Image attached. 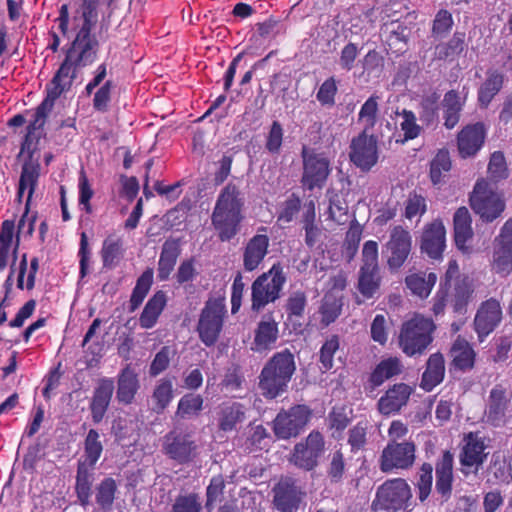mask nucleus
Masks as SVG:
<instances>
[{"instance_id": "nucleus-32", "label": "nucleus", "mask_w": 512, "mask_h": 512, "mask_svg": "<svg viewBox=\"0 0 512 512\" xmlns=\"http://www.w3.org/2000/svg\"><path fill=\"white\" fill-rule=\"evenodd\" d=\"M445 365L444 358L440 353L430 355L426 370L422 375L421 387L426 391H431L444 378Z\"/></svg>"}, {"instance_id": "nucleus-34", "label": "nucleus", "mask_w": 512, "mask_h": 512, "mask_svg": "<svg viewBox=\"0 0 512 512\" xmlns=\"http://www.w3.org/2000/svg\"><path fill=\"white\" fill-rule=\"evenodd\" d=\"M180 255L179 243L175 239H168L162 246L158 262V277L160 280L168 279Z\"/></svg>"}, {"instance_id": "nucleus-1", "label": "nucleus", "mask_w": 512, "mask_h": 512, "mask_svg": "<svg viewBox=\"0 0 512 512\" xmlns=\"http://www.w3.org/2000/svg\"><path fill=\"white\" fill-rule=\"evenodd\" d=\"M112 1L82 0L73 16V25L77 30V35L66 52L65 61L84 68L95 61L98 42L90 32L98 21L99 9L102 6H109Z\"/></svg>"}, {"instance_id": "nucleus-60", "label": "nucleus", "mask_w": 512, "mask_h": 512, "mask_svg": "<svg viewBox=\"0 0 512 512\" xmlns=\"http://www.w3.org/2000/svg\"><path fill=\"white\" fill-rule=\"evenodd\" d=\"M345 471V461L343 453L340 450H336L330 455V462L328 466V476L335 482L341 480Z\"/></svg>"}, {"instance_id": "nucleus-59", "label": "nucleus", "mask_w": 512, "mask_h": 512, "mask_svg": "<svg viewBox=\"0 0 512 512\" xmlns=\"http://www.w3.org/2000/svg\"><path fill=\"white\" fill-rule=\"evenodd\" d=\"M339 349V338L331 336L326 340L320 350V362L324 370H329L333 367V357L335 352Z\"/></svg>"}, {"instance_id": "nucleus-55", "label": "nucleus", "mask_w": 512, "mask_h": 512, "mask_svg": "<svg viewBox=\"0 0 512 512\" xmlns=\"http://www.w3.org/2000/svg\"><path fill=\"white\" fill-rule=\"evenodd\" d=\"M201 508L198 495L191 493L178 496L170 512H201Z\"/></svg>"}, {"instance_id": "nucleus-11", "label": "nucleus", "mask_w": 512, "mask_h": 512, "mask_svg": "<svg viewBox=\"0 0 512 512\" xmlns=\"http://www.w3.org/2000/svg\"><path fill=\"white\" fill-rule=\"evenodd\" d=\"M512 392L503 385H495L489 392L483 422L493 427L505 426L512 417L510 403Z\"/></svg>"}, {"instance_id": "nucleus-52", "label": "nucleus", "mask_w": 512, "mask_h": 512, "mask_svg": "<svg viewBox=\"0 0 512 512\" xmlns=\"http://www.w3.org/2000/svg\"><path fill=\"white\" fill-rule=\"evenodd\" d=\"M378 113V96L372 95L362 105L359 120L364 123V131L374 127Z\"/></svg>"}, {"instance_id": "nucleus-48", "label": "nucleus", "mask_w": 512, "mask_h": 512, "mask_svg": "<svg viewBox=\"0 0 512 512\" xmlns=\"http://www.w3.org/2000/svg\"><path fill=\"white\" fill-rule=\"evenodd\" d=\"M117 490L116 482L113 478L103 479L96 487V503L103 510H110L115 499Z\"/></svg>"}, {"instance_id": "nucleus-29", "label": "nucleus", "mask_w": 512, "mask_h": 512, "mask_svg": "<svg viewBox=\"0 0 512 512\" xmlns=\"http://www.w3.org/2000/svg\"><path fill=\"white\" fill-rule=\"evenodd\" d=\"M40 176V164L38 160L28 159L23 163L19 179L17 199L22 201L24 192L27 190L26 207H28Z\"/></svg>"}, {"instance_id": "nucleus-38", "label": "nucleus", "mask_w": 512, "mask_h": 512, "mask_svg": "<svg viewBox=\"0 0 512 512\" xmlns=\"http://www.w3.org/2000/svg\"><path fill=\"white\" fill-rule=\"evenodd\" d=\"M278 338V326L274 320H262L255 331L254 349L256 351L268 350Z\"/></svg>"}, {"instance_id": "nucleus-26", "label": "nucleus", "mask_w": 512, "mask_h": 512, "mask_svg": "<svg viewBox=\"0 0 512 512\" xmlns=\"http://www.w3.org/2000/svg\"><path fill=\"white\" fill-rule=\"evenodd\" d=\"M140 388L138 374L127 365L118 375L116 398L125 405L131 404Z\"/></svg>"}, {"instance_id": "nucleus-40", "label": "nucleus", "mask_w": 512, "mask_h": 512, "mask_svg": "<svg viewBox=\"0 0 512 512\" xmlns=\"http://www.w3.org/2000/svg\"><path fill=\"white\" fill-rule=\"evenodd\" d=\"M103 451V445L100 441L99 433L89 430L84 441V459L79 460L78 464H84L86 467L94 468Z\"/></svg>"}, {"instance_id": "nucleus-50", "label": "nucleus", "mask_w": 512, "mask_h": 512, "mask_svg": "<svg viewBox=\"0 0 512 512\" xmlns=\"http://www.w3.org/2000/svg\"><path fill=\"white\" fill-rule=\"evenodd\" d=\"M426 211L427 201L425 197L416 192L410 193L404 202V217L408 220L416 218L419 222Z\"/></svg>"}, {"instance_id": "nucleus-43", "label": "nucleus", "mask_w": 512, "mask_h": 512, "mask_svg": "<svg viewBox=\"0 0 512 512\" xmlns=\"http://www.w3.org/2000/svg\"><path fill=\"white\" fill-rule=\"evenodd\" d=\"M152 409L157 413L163 412L173 399V383L171 380L163 378L160 379L151 396Z\"/></svg>"}, {"instance_id": "nucleus-53", "label": "nucleus", "mask_w": 512, "mask_h": 512, "mask_svg": "<svg viewBox=\"0 0 512 512\" xmlns=\"http://www.w3.org/2000/svg\"><path fill=\"white\" fill-rule=\"evenodd\" d=\"M433 468L429 463H424L419 471V478L417 481L418 498L421 502L425 501L432 488V476Z\"/></svg>"}, {"instance_id": "nucleus-37", "label": "nucleus", "mask_w": 512, "mask_h": 512, "mask_svg": "<svg viewBox=\"0 0 512 512\" xmlns=\"http://www.w3.org/2000/svg\"><path fill=\"white\" fill-rule=\"evenodd\" d=\"M436 281L437 276L432 272L414 273L407 276L405 279V283L408 289L412 292V294L420 298H427L429 296Z\"/></svg>"}, {"instance_id": "nucleus-54", "label": "nucleus", "mask_w": 512, "mask_h": 512, "mask_svg": "<svg viewBox=\"0 0 512 512\" xmlns=\"http://www.w3.org/2000/svg\"><path fill=\"white\" fill-rule=\"evenodd\" d=\"M340 310L341 303L333 295H326L320 308L322 322L329 325L339 316Z\"/></svg>"}, {"instance_id": "nucleus-44", "label": "nucleus", "mask_w": 512, "mask_h": 512, "mask_svg": "<svg viewBox=\"0 0 512 512\" xmlns=\"http://www.w3.org/2000/svg\"><path fill=\"white\" fill-rule=\"evenodd\" d=\"M122 254V242L119 238L109 236L103 241L101 257L104 267L114 268L122 258Z\"/></svg>"}, {"instance_id": "nucleus-19", "label": "nucleus", "mask_w": 512, "mask_h": 512, "mask_svg": "<svg viewBox=\"0 0 512 512\" xmlns=\"http://www.w3.org/2000/svg\"><path fill=\"white\" fill-rule=\"evenodd\" d=\"M501 319L502 309L497 300L489 299L482 303L474 319L475 331L480 341L498 326Z\"/></svg>"}, {"instance_id": "nucleus-5", "label": "nucleus", "mask_w": 512, "mask_h": 512, "mask_svg": "<svg viewBox=\"0 0 512 512\" xmlns=\"http://www.w3.org/2000/svg\"><path fill=\"white\" fill-rule=\"evenodd\" d=\"M434 329L431 319L415 315L402 324L398 337L399 347L410 357L423 354L433 340Z\"/></svg>"}, {"instance_id": "nucleus-16", "label": "nucleus", "mask_w": 512, "mask_h": 512, "mask_svg": "<svg viewBox=\"0 0 512 512\" xmlns=\"http://www.w3.org/2000/svg\"><path fill=\"white\" fill-rule=\"evenodd\" d=\"M302 157L304 169L302 176L303 185L309 190L321 187L330 173L328 159L324 155L314 153L306 148L302 151Z\"/></svg>"}, {"instance_id": "nucleus-39", "label": "nucleus", "mask_w": 512, "mask_h": 512, "mask_svg": "<svg viewBox=\"0 0 512 512\" xmlns=\"http://www.w3.org/2000/svg\"><path fill=\"white\" fill-rule=\"evenodd\" d=\"M453 364L460 370H469L474 366L475 352L470 344L458 337L453 343L451 350Z\"/></svg>"}, {"instance_id": "nucleus-7", "label": "nucleus", "mask_w": 512, "mask_h": 512, "mask_svg": "<svg viewBox=\"0 0 512 512\" xmlns=\"http://www.w3.org/2000/svg\"><path fill=\"white\" fill-rule=\"evenodd\" d=\"M285 282L286 277L279 264H274L268 272L257 277L251 287L252 310L259 312L267 304L275 302Z\"/></svg>"}, {"instance_id": "nucleus-62", "label": "nucleus", "mask_w": 512, "mask_h": 512, "mask_svg": "<svg viewBox=\"0 0 512 512\" xmlns=\"http://www.w3.org/2000/svg\"><path fill=\"white\" fill-rule=\"evenodd\" d=\"M301 201L299 197L292 194L284 203L278 215V220L283 222H291L299 212Z\"/></svg>"}, {"instance_id": "nucleus-4", "label": "nucleus", "mask_w": 512, "mask_h": 512, "mask_svg": "<svg viewBox=\"0 0 512 512\" xmlns=\"http://www.w3.org/2000/svg\"><path fill=\"white\" fill-rule=\"evenodd\" d=\"M293 354L285 349L276 353L259 375V388L264 397L274 399L286 391L295 372Z\"/></svg>"}, {"instance_id": "nucleus-14", "label": "nucleus", "mask_w": 512, "mask_h": 512, "mask_svg": "<svg viewBox=\"0 0 512 512\" xmlns=\"http://www.w3.org/2000/svg\"><path fill=\"white\" fill-rule=\"evenodd\" d=\"M412 248L410 232L400 225L394 226L384 245L383 254L391 270H398L407 260Z\"/></svg>"}, {"instance_id": "nucleus-6", "label": "nucleus", "mask_w": 512, "mask_h": 512, "mask_svg": "<svg viewBox=\"0 0 512 512\" xmlns=\"http://www.w3.org/2000/svg\"><path fill=\"white\" fill-rule=\"evenodd\" d=\"M372 508L385 512H411L413 506L410 485L402 478L385 481L377 488Z\"/></svg>"}, {"instance_id": "nucleus-63", "label": "nucleus", "mask_w": 512, "mask_h": 512, "mask_svg": "<svg viewBox=\"0 0 512 512\" xmlns=\"http://www.w3.org/2000/svg\"><path fill=\"white\" fill-rule=\"evenodd\" d=\"M111 89L112 82L106 81L105 84L95 93L93 99V107L97 111L106 112L108 110L109 102L111 100Z\"/></svg>"}, {"instance_id": "nucleus-8", "label": "nucleus", "mask_w": 512, "mask_h": 512, "mask_svg": "<svg viewBox=\"0 0 512 512\" xmlns=\"http://www.w3.org/2000/svg\"><path fill=\"white\" fill-rule=\"evenodd\" d=\"M470 204L474 212L485 221H493L505 209V202L498 192L495 183L488 180H478L470 197Z\"/></svg>"}, {"instance_id": "nucleus-28", "label": "nucleus", "mask_w": 512, "mask_h": 512, "mask_svg": "<svg viewBox=\"0 0 512 512\" xmlns=\"http://www.w3.org/2000/svg\"><path fill=\"white\" fill-rule=\"evenodd\" d=\"M472 236L470 213L466 207H460L454 215V238L458 249L464 253H470L471 248L468 242L472 239Z\"/></svg>"}, {"instance_id": "nucleus-51", "label": "nucleus", "mask_w": 512, "mask_h": 512, "mask_svg": "<svg viewBox=\"0 0 512 512\" xmlns=\"http://www.w3.org/2000/svg\"><path fill=\"white\" fill-rule=\"evenodd\" d=\"M451 168V160L448 151H439L431 161L430 178L434 184L442 179V173L448 172Z\"/></svg>"}, {"instance_id": "nucleus-35", "label": "nucleus", "mask_w": 512, "mask_h": 512, "mask_svg": "<svg viewBox=\"0 0 512 512\" xmlns=\"http://www.w3.org/2000/svg\"><path fill=\"white\" fill-rule=\"evenodd\" d=\"M166 304V296L162 291L156 292L146 303L143 312L139 318L142 328H152L163 311Z\"/></svg>"}, {"instance_id": "nucleus-27", "label": "nucleus", "mask_w": 512, "mask_h": 512, "mask_svg": "<svg viewBox=\"0 0 512 512\" xmlns=\"http://www.w3.org/2000/svg\"><path fill=\"white\" fill-rule=\"evenodd\" d=\"M114 391V383L111 379H101L95 388L92 401L90 404L92 419L95 423H99L109 406Z\"/></svg>"}, {"instance_id": "nucleus-24", "label": "nucleus", "mask_w": 512, "mask_h": 512, "mask_svg": "<svg viewBox=\"0 0 512 512\" xmlns=\"http://www.w3.org/2000/svg\"><path fill=\"white\" fill-rule=\"evenodd\" d=\"M412 393V388L404 383L393 385L378 400L377 407L382 415L397 413L404 407Z\"/></svg>"}, {"instance_id": "nucleus-49", "label": "nucleus", "mask_w": 512, "mask_h": 512, "mask_svg": "<svg viewBox=\"0 0 512 512\" xmlns=\"http://www.w3.org/2000/svg\"><path fill=\"white\" fill-rule=\"evenodd\" d=\"M380 285L379 270L360 269L358 279V289L360 293L371 298L376 293Z\"/></svg>"}, {"instance_id": "nucleus-3", "label": "nucleus", "mask_w": 512, "mask_h": 512, "mask_svg": "<svg viewBox=\"0 0 512 512\" xmlns=\"http://www.w3.org/2000/svg\"><path fill=\"white\" fill-rule=\"evenodd\" d=\"M245 195L234 182L219 192L211 215V223L221 241H229L240 231L244 219Z\"/></svg>"}, {"instance_id": "nucleus-58", "label": "nucleus", "mask_w": 512, "mask_h": 512, "mask_svg": "<svg viewBox=\"0 0 512 512\" xmlns=\"http://www.w3.org/2000/svg\"><path fill=\"white\" fill-rule=\"evenodd\" d=\"M360 269L379 270L378 265V244L369 240L364 243L362 249V266Z\"/></svg>"}, {"instance_id": "nucleus-45", "label": "nucleus", "mask_w": 512, "mask_h": 512, "mask_svg": "<svg viewBox=\"0 0 512 512\" xmlns=\"http://www.w3.org/2000/svg\"><path fill=\"white\" fill-rule=\"evenodd\" d=\"M153 282V270L147 269L142 273L136 282L130 298V311H135L148 294Z\"/></svg>"}, {"instance_id": "nucleus-36", "label": "nucleus", "mask_w": 512, "mask_h": 512, "mask_svg": "<svg viewBox=\"0 0 512 512\" xmlns=\"http://www.w3.org/2000/svg\"><path fill=\"white\" fill-rule=\"evenodd\" d=\"M403 365L399 358L388 357L380 361L370 375V382L373 386L377 387L383 384L386 380L399 375L402 372Z\"/></svg>"}, {"instance_id": "nucleus-46", "label": "nucleus", "mask_w": 512, "mask_h": 512, "mask_svg": "<svg viewBox=\"0 0 512 512\" xmlns=\"http://www.w3.org/2000/svg\"><path fill=\"white\" fill-rule=\"evenodd\" d=\"M203 409V398L198 394H186L178 403L176 416L189 419L197 416Z\"/></svg>"}, {"instance_id": "nucleus-22", "label": "nucleus", "mask_w": 512, "mask_h": 512, "mask_svg": "<svg viewBox=\"0 0 512 512\" xmlns=\"http://www.w3.org/2000/svg\"><path fill=\"white\" fill-rule=\"evenodd\" d=\"M484 450L483 440L477 434L470 433L460 455V463L464 474L477 473L487 456Z\"/></svg>"}, {"instance_id": "nucleus-25", "label": "nucleus", "mask_w": 512, "mask_h": 512, "mask_svg": "<svg viewBox=\"0 0 512 512\" xmlns=\"http://www.w3.org/2000/svg\"><path fill=\"white\" fill-rule=\"evenodd\" d=\"M485 129L482 123L467 125L458 134L457 145L463 158L475 155L482 147Z\"/></svg>"}, {"instance_id": "nucleus-23", "label": "nucleus", "mask_w": 512, "mask_h": 512, "mask_svg": "<svg viewBox=\"0 0 512 512\" xmlns=\"http://www.w3.org/2000/svg\"><path fill=\"white\" fill-rule=\"evenodd\" d=\"M445 236L446 231L443 223L439 220H434L424 227L420 243L421 251L430 258H440L446 246Z\"/></svg>"}, {"instance_id": "nucleus-57", "label": "nucleus", "mask_w": 512, "mask_h": 512, "mask_svg": "<svg viewBox=\"0 0 512 512\" xmlns=\"http://www.w3.org/2000/svg\"><path fill=\"white\" fill-rule=\"evenodd\" d=\"M488 173L492 183L507 177L505 157L501 152H494L488 165Z\"/></svg>"}, {"instance_id": "nucleus-18", "label": "nucleus", "mask_w": 512, "mask_h": 512, "mask_svg": "<svg viewBox=\"0 0 512 512\" xmlns=\"http://www.w3.org/2000/svg\"><path fill=\"white\" fill-rule=\"evenodd\" d=\"M350 159L360 169L367 171L377 163V140L365 131L351 142Z\"/></svg>"}, {"instance_id": "nucleus-47", "label": "nucleus", "mask_w": 512, "mask_h": 512, "mask_svg": "<svg viewBox=\"0 0 512 512\" xmlns=\"http://www.w3.org/2000/svg\"><path fill=\"white\" fill-rule=\"evenodd\" d=\"M465 47V34L456 32L448 43L439 44L435 48L438 59H454Z\"/></svg>"}, {"instance_id": "nucleus-10", "label": "nucleus", "mask_w": 512, "mask_h": 512, "mask_svg": "<svg viewBox=\"0 0 512 512\" xmlns=\"http://www.w3.org/2000/svg\"><path fill=\"white\" fill-rule=\"evenodd\" d=\"M324 452V436L319 431L313 430L294 446L289 461L299 469L311 471L318 466Z\"/></svg>"}, {"instance_id": "nucleus-13", "label": "nucleus", "mask_w": 512, "mask_h": 512, "mask_svg": "<svg viewBox=\"0 0 512 512\" xmlns=\"http://www.w3.org/2000/svg\"><path fill=\"white\" fill-rule=\"evenodd\" d=\"M312 416L311 409L306 405H295L278 413L274 419L273 430L280 439L296 437L308 424Z\"/></svg>"}, {"instance_id": "nucleus-15", "label": "nucleus", "mask_w": 512, "mask_h": 512, "mask_svg": "<svg viewBox=\"0 0 512 512\" xmlns=\"http://www.w3.org/2000/svg\"><path fill=\"white\" fill-rule=\"evenodd\" d=\"M163 449L171 459L187 463L196 457L198 445L191 433L173 430L164 437Z\"/></svg>"}, {"instance_id": "nucleus-17", "label": "nucleus", "mask_w": 512, "mask_h": 512, "mask_svg": "<svg viewBox=\"0 0 512 512\" xmlns=\"http://www.w3.org/2000/svg\"><path fill=\"white\" fill-rule=\"evenodd\" d=\"M492 268L503 275L512 271V219L505 222L499 236L495 238Z\"/></svg>"}, {"instance_id": "nucleus-41", "label": "nucleus", "mask_w": 512, "mask_h": 512, "mask_svg": "<svg viewBox=\"0 0 512 512\" xmlns=\"http://www.w3.org/2000/svg\"><path fill=\"white\" fill-rule=\"evenodd\" d=\"M503 81V74L497 71L488 72L486 80L478 90V100L482 106H488L494 96L501 90Z\"/></svg>"}, {"instance_id": "nucleus-2", "label": "nucleus", "mask_w": 512, "mask_h": 512, "mask_svg": "<svg viewBox=\"0 0 512 512\" xmlns=\"http://www.w3.org/2000/svg\"><path fill=\"white\" fill-rule=\"evenodd\" d=\"M83 68L82 66H76V64L65 60L62 62L51 82L47 85V96L37 107L34 114V121L28 126V132L21 146V153L27 152L29 158L31 157V159H33V152L37 145L36 142L40 137L37 131L44 126L45 119L51 112L55 100L59 98L62 93L70 90L74 80L77 79Z\"/></svg>"}, {"instance_id": "nucleus-20", "label": "nucleus", "mask_w": 512, "mask_h": 512, "mask_svg": "<svg viewBox=\"0 0 512 512\" xmlns=\"http://www.w3.org/2000/svg\"><path fill=\"white\" fill-rule=\"evenodd\" d=\"M273 504L279 512H295L299 508L303 493L291 479L281 480L273 489Z\"/></svg>"}, {"instance_id": "nucleus-12", "label": "nucleus", "mask_w": 512, "mask_h": 512, "mask_svg": "<svg viewBox=\"0 0 512 512\" xmlns=\"http://www.w3.org/2000/svg\"><path fill=\"white\" fill-rule=\"evenodd\" d=\"M225 313V305L221 301L214 299L206 302L197 325L199 338L206 346H212L217 342Z\"/></svg>"}, {"instance_id": "nucleus-21", "label": "nucleus", "mask_w": 512, "mask_h": 512, "mask_svg": "<svg viewBox=\"0 0 512 512\" xmlns=\"http://www.w3.org/2000/svg\"><path fill=\"white\" fill-rule=\"evenodd\" d=\"M266 227H260L258 234L248 240L243 252V266L246 271H253L259 267L268 253L270 239L264 232Z\"/></svg>"}, {"instance_id": "nucleus-61", "label": "nucleus", "mask_w": 512, "mask_h": 512, "mask_svg": "<svg viewBox=\"0 0 512 512\" xmlns=\"http://www.w3.org/2000/svg\"><path fill=\"white\" fill-rule=\"evenodd\" d=\"M367 423L359 422L349 430L348 443L353 451L359 450L366 444Z\"/></svg>"}, {"instance_id": "nucleus-9", "label": "nucleus", "mask_w": 512, "mask_h": 512, "mask_svg": "<svg viewBox=\"0 0 512 512\" xmlns=\"http://www.w3.org/2000/svg\"><path fill=\"white\" fill-rule=\"evenodd\" d=\"M416 459V445L412 441H389L382 450L378 464L383 473L410 469Z\"/></svg>"}, {"instance_id": "nucleus-56", "label": "nucleus", "mask_w": 512, "mask_h": 512, "mask_svg": "<svg viewBox=\"0 0 512 512\" xmlns=\"http://www.w3.org/2000/svg\"><path fill=\"white\" fill-rule=\"evenodd\" d=\"M403 121L401 122V130L404 132V138L396 140V142L404 143L407 140L414 139L420 134L421 127L416 123V117L413 112L403 110L401 113Z\"/></svg>"}, {"instance_id": "nucleus-30", "label": "nucleus", "mask_w": 512, "mask_h": 512, "mask_svg": "<svg viewBox=\"0 0 512 512\" xmlns=\"http://www.w3.org/2000/svg\"><path fill=\"white\" fill-rule=\"evenodd\" d=\"M453 480V455L445 451L436 464V489L443 496H449Z\"/></svg>"}, {"instance_id": "nucleus-42", "label": "nucleus", "mask_w": 512, "mask_h": 512, "mask_svg": "<svg viewBox=\"0 0 512 512\" xmlns=\"http://www.w3.org/2000/svg\"><path fill=\"white\" fill-rule=\"evenodd\" d=\"M94 468L78 464L76 475V493L81 505L86 506L90 502L91 487Z\"/></svg>"}, {"instance_id": "nucleus-64", "label": "nucleus", "mask_w": 512, "mask_h": 512, "mask_svg": "<svg viewBox=\"0 0 512 512\" xmlns=\"http://www.w3.org/2000/svg\"><path fill=\"white\" fill-rule=\"evenodd\" d=\"M225 483L221 475L214 476L207 487L206 507L210 510L223 493Z\"/></svg>"}, {"instance_id": "nucleus-33", "label": "nucleus", "mask_w": 512, "mask_h": 512, "mask_svg": "<svg viewBox=\"0 0 512 512\" xmlns=\"http://www.w3.org/2000/svg\"><path fill=\"white\" fill-rule=\"evenodd\" d=\"M466 102V95H460L454 90L447 92L443 99L444 125L447 129L454 128L460 119V112Z\"/></svg>"}, {"instance_id": "nucleus-31", "label": "nucleus", "mask_w": 512, "mask_h": 512, "mask_svg": "<svg viewBox=\"0 0 512 512\" xmlns=\"http://www.w3.org/2000/svg\"><path fill=\"white\" fill-rule=\"evenodd\" d=\"M245 419V410L240 403H223L219 407L218 427L222 431H232L237 424L242 423Z\"/></svg>"}]
</instances>
